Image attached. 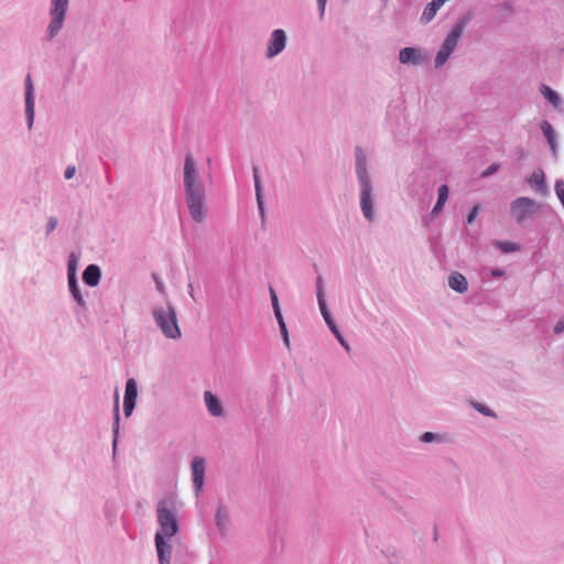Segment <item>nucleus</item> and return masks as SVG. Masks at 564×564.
<instances>
[{
  "label": "nucleus",
  "instance_id": "obj_1",
  "mask_svg": "<svg viewBox=\"0 0 564 564\" xmlns=\"http://www.w3.org/2000/svg\"><path fill=\"white\" fill-rule=\"evenodd\" d=\"M153 317L158 327L166 338H181L182 333L177 324L176 312L173 307H155L153 311Z\"/></svg>",
  "mask_w": 564,
  "mask_h": 564
},
{
  "label": "nucleus",
  "instance_id": "obj_2",
  "mask_svg": "<svg viewBox=\"0 0 564 564\" xmlns=\"http://www.w3.org/2000/svg\"><path fill=\"white\" fill-rule=\"evenodd\" d=\"M539 205L531 198L519 197L511 203L510 214L517 224H522L527 218L532 216Z\"/></svg>",
  "mask_w": 564,
  "mask_h": 564
},
{
  "label": "nucleus",
  "instance_id": "obj_3",
  "mask_svg": "<svg viewBox=\"0 0 564 564\" xmlns=\"http://www.w3.org/2000/svg\"><path fill=\"white\" fill-rule=\"evenodd\" d=\"M186 195V203L191 217L196 223H204L207 217V208L205 206V193L196 192Z\"/></svg>",
  "mask_w": 564,
  "mask_h": 564
},
{
  "label": "nucleus",
  "instance_id": "obj_4",
  "mask_svg": "<svg viewBox=\"0 0 564 564\" xmlns=\"http://www.w3.org/2000/svg\"><path fill=\"white\" fill-rule=\"evenodd\" d=\"M184 187L185 194L204 191L199 183L196 164L191 154H187L184 161Z\"/></svg>",
  "mask_w": 564,
  "mask_h": 564
},
{
  "label": "nucleus",
  "instance_id": "obj_5",
  "mask_svg": "<svg viewBox=\"0 0 564 564\" xmlns=\"http://www.w3.org/2000/svg\"><path fill=\"white\" fill-rule=\"evenodd\" d=\"M158 521L163 538H172L177 533L178 525L174 513L165 507H159Z\"/></svg>",
  "mask_w": 564,
  "mask_h": 564
},
{
  "label": "nucleus",
  "instance_id": "obj_6",
  "mask_svg": "<svg viewBox=\"0 0 564 564\" xmlns=\"http://www.w3.org/2000/svg\"><path fill=\"white\" fill-rule=\"evenodd\" d=\"M67 4L68 0H52V21L48 26L51 37H53L62 28Z\"/></svg>",
  "mask_w": 564,
  "mask_h": 564
},
{
  "label": "nucleus",
  "instance_id": "obj_7",
  "mask_svg": "<svg viewBox=\"0 0 564 564\" xmlns=\"http://www.w3.org/2000/svg\"><path fill=\"white\" fill-rule=\"evenodd\" d=\"M285 43H286V35H285L284 31L281 29L274 30L272 32V35H271V39H270V42L268 45L267 56L273 57V56L280 54L284 50Z\"/></svg>",
  "mask_w": 564,
  "mask_h": 564
},
{
  "label": "nucleus",
  "instance_id": "obj_8",
  "mask_svg": "<svg viewBox=\"0 0 564 564\" xmlns=\"http://www.w3.org/2000/svg\"><path fill=\"white\" fill-rule=\"evenodd\" d=\"M138 395L137 383L134 379H129L126 384V392L123 399V412L126 416H130L134 406Z\"/></svg>",
  "mask_w": 564,
  "mask_h": 564
},
{
  "label": "nucleus",
  "instance_id": "obj_9",
  "mask_svg": "<svg viewBox=\"0 0 564 564\" xmlns=\"http://www.w3.org/2000/svg\"><path fill=\"white\" fill-rule=\"evenodd\" d=\"M191 467H192V474H193V484H194V487L196 490V495H198L204 485V475H205L204 459L202 457H195L192 462Z\"/></svg>",
  "mask_w": 564,
  "mask_h": 564
},
{
  "label": "nucleus",
  "instance_id": "obj_10",
  "mask_svg": "<svg viewBox=\"0 0 564 564\" xmlns=\"http://www.w3.org/2000/svg\"><path fill=\"white\" fill-rule=\"evenodd\" d=\"M26 91H25V113L29 127L31 128L34 120V100H33V83L31 76H26L25 80Z\"/></svg>",
  "mask_w": 564,
  "mask_h": 564
},
{
  "label": "nucleus",
  "instance_id": "obj_11",
  "mask_svg": "<svg viewBox=\"0 0 564 564\" xmlns=\"http://www.w3.org/2000/svg\"><path fill=\"white\" fill-rule=\"evenodd\" d=\"M360 205L364 213V216L368 220H372L375 217L373 213V205H372V197H371V187L370 186H364L361 188L360 193Z\"/></svg>",
  "mask_w": 564,
  "mask_h": 564
},
{
  "label": "nucleus",
  "instance_id": "obj_12",
  "mask_svg": "<svg viewBox=\"0 0 564 564\" xmlns=\"http://www.w3.org/2000/svg\"><path fill=\"white\" fill-rule=\"evenodd\" d=\"M155 545L160 564H170L171 545L164 541L161 532L155 534Z\"/></svg>",
  "mask_w": 564,
  "mask_h": 564
},
{
  "label": "nucleus",
  "instance_id": "obj_13",
  "mask_svg": "<svg viewBox=\"0 0 564 564\" xmlns=\"http://www.w3.org/2000/svg\"><path fill=\"white\" fill-rule=\"evenodd\" d=\"M204 401H205L208 412L212 415L221 416L224 414V409H223L220 401L210 391H205Z\"/></svg>",
  "mask_w": 564,
  "mask_h": 564
},
{
  "label": "nucleus",
  "instance_id": "obj_14",
  "mask_svg": "<svg viewBox=\"0 0 564 564\" xmlns=\"http://www.w3.org/2000/svg\"><path fill=\"white\" fill-rule=\"evenodd\" d=\"M463 31H464V24L457 23L453 28V30L451 31V33L448 34L446 40L444 41L443 47L446 48L447 51H449L451 53H453V51L455 50V47L458 43L459 37L463 34Z\"/></svg>",
  "mask_w": 564,
  "mask_h": 564
},
{
  "label": "nucleus",
  "instance_id": "obj_15",
  "mask_svg": "<svg viewBox=\"0 0 564 564\" xmlns=\"http://www.w3.org/2000/svg\"><path fill=\"white\" fill-rule=\"evenodd\" d=\"M100 269L96 264H89L84 273L83 280L89 286H96L100 280Z\"/></svg>",
  "mask_w": 564,
  "mask_h": 564
},
{
  "label": "nucleus",
  "instance_id": "obj_16",
  "mask_svg": "<svg viewBox=\"0 0 564 564\" xmlns=\"http://www.w3.org/2000/svg\"><path fill=\"white\" fill-rule=\"evenodd\" d=\"M317 301H318V306H319L321 313H322L326 324H332L333 318L326 307V303L324 300V286H323L322 278L317 279Z\"/></svg>",
  "mask_w": 564,
  "mask_h": 564
},
{
  "label": "nucleus",
  "instance_id": "obj_17",
  "mask_svg": "<svg viewBox=\"0 0 564 564\" xmlns=\"http://www.w3.org/2000/svg\"><path fill=\"white\" fill-rule=\"evenodd\" d=\"M448 285L452 290H454L458 293H464L468 289V283H467L466 278L462 273H458V272H455L449 276Z\"/></svg>",
  "mask_w": 564,
  "mask_h": 564
},
{
  "label": "nucleus",
  "instance_id": "obj_18",
  "mask_svg": "<svg viewBox=\"0 0 564 564\" xmlns=\"http://www.w3.org/2000/svg\"><path fill=\"white\" fill-rule=\"evenodd\" d=\"M356 154H357V175L359 177V181L361 183V188H364V186H370V183L368 181V177H367V172H366V167H365V163H364V159L361 156V149L360 148H357L356 149Z\"/></svg>",
  "mask_w": 564,
  "mask_h": 564
},
{
  "label": "nucleus",
  "instance_id": "obj_19",
  "mask_svg": "<svg viewBox=\"0 0 564 564\" xmlns=\"http://www.w3.org/2000/svg\"><path fill=\"white\" fill-rule=\"evenodd\" d=\"M446 2V0H432L422 14L424 22H430L436 14L437 10Z\"/></svg>",
  "mask_w": 564,
  "mask_h": 564
},
{
  "label": "nucleus",
  "instance_id": "obj_20",
  "mask_svg": "<svg viewBox=\"0 0 564 564\" xmlns=\"http://www.w3.org/2000/svg\"><path fill=\"white\" fill-rule=\"evenodd\" d=\"M541 129L543 131V134L547 139L549 145H550L553 154H555L556 153V140H555V131H554L552 124L549 121L544 120L541 123Z\"/></svg>",
  "mask_w": 564,
  "mask_h": 564
},
{
  "label": "nucleus",
  "instance_id": "obj_21",
  "mask_svg": "<svg viewBox=\"0 0 564 564\" xmlns=\"http://www.w3.org/2000/svg\"><path fill=\"white\" fill-rule=\"evenodd\" d=\"M68 284H69V291L73 294L76 302L80 305H84V299L79 292V288L77 285L76 276L74 272H69L68 274Z\"/></svg>",
  "mask_w": 564,
  "mask_h": 564
},
{
  "label": "nucleus",
  "instance_id": "obj_22",
  "mask_svg": "<svg viewBox=\"0 0 564 564\" xmlns=\"http://www.w3.org/2000/svg\"><path fill=\"white\" fill-rule=\"evenodd\" d=\"M541 93L554 108H558L561 106V99L558 95L549 86L542 85Z\"/></svg>",
  "mask_w": 564,
  "mask_h": 564
},
{
  "label": "nucleus",
  "instance_id": "obj_23",
  "mask_svg": "<svg viewBox=\"0 0 564 564\" xmlns=\"http://www.w3.org/2000/svg\"><path fill=\"white\" fill-rule=\"evenodd\" d=\"M399 58L402 64L415 63L417 51L413 47H404L400 51Z\"/></svg>",
  "mask_w": 564,
  "mask_h": 564
},
{
  "label": "nucleus",
  "instance_id": "obj_24",
  "mask_svg": "<svg viewBox=\"0 0 564 564\" xmlns=\"http://www.w3.org/2000/svg\"><path fill=\"white\" fill-rule=\"evenodd\" d=\"M529 183L540 191H545L544 173L541 170L534 171L529 178Z\"/></svg>",
  "mask_w": 564,
  "mask_h": 564
},
{
  "label": "nucleus",
  "instance_id": "obj_25",
  "mask_svg": "<svg viewBox=\"0 0 564 564\" xmlns=\"http://www.w3.org/2000/svg\"><path fill=\"white\" fill-rule=\"evenodd\" d=\"M495 246L505 253L514 252L520 249V246L512 241H496Z\"/></svg>",
  "mask_w": 564,
  "mask_h": 564
},
{
  "label": "nucleus",
  "instance_id": "obj_26",
  "mask_svg": "<svg viewBox=\"0 0 564 564\" xmlns=\"http://www.w3.org/2000/svg\"><path fill=\"white\" fill-rule=\"evenodd\" d=\"M253 177H254V185H256V193H257V200L259 208L262 210V198H261V182L259 177V171L257 167H253Z\"/></svg>",
  "mask_w": 564,
  "mask_h": 564
},
{
  "label": "nucleus",
  "instance_id": "obj_27",
  "mask_svg": "<svg viewBox=\"0 0 564 564\" xmlns=\"http://www.w3.org/2000/svg\"><path fill=\"white\" fill-rule=\"evenodd\" d=\"M451 54L452 53L449 51H447L446 48H444L442 46V48L438 51V53H437V55L435 57V65H436V67H440L443 64H445Z\"/></svg>",
  "mask_w": 564,
  "mask_h": 564
},
{
  "label": "nucleus",
  "instance_id": "obj_28",
  "mask_svg": "<svg viewBox=\"0 0 564 564\" xmlns=\"http://www.w3.org/2000/svg\"><path fill=\"white\" fill-rule=\"evenodd\" d=\"M555 193L564 207V181H562V180L556 181Z\"/></svg>",
  "mask_w": 564,
  "mask_h": 564
},
{
  "label": "nucleus",
  "instance_id": "obj_29",
  "mask_svg": "<svg viewBox=\"0 0 564 564\" xmlns=\"http://www.w3.org/2000/svg\"><path fill=\"white\" fill-rule=\"evenodd\" d=\"M448 198V187L447 185H441L438 188V198L437 202L441 204H445Z\"/></svg>",
  "mask_w": 564,
  "mask_h": 564
},
{
  "label": "nucleus",
  "instance_id": "obj_30",
  "mask_svg": "<svg viewBox=\"0 0 564 564\" xmlns=\"http://www.w3.org/2000/svg\"><path fill=\"white\" fill-rule=\"evenodd\" d=\"M227 522V517L219 510L216 514L217 527L224 529Z\"/></svg>",
  "mask_w": 564,
  "mask_h": 564
},
{
  "label": "nucleus",
  "instance_id": "obj_31",
  "mask_svg": "<svg viewBox=\"0 0 564 564\" xmlns=\"http://www.w3.org/2000/svg\"><path fill=\"white\" fill-rule=\"evenodd\" d=\"M279 326H280L281 333L283 335L284 344L289 347L290 339H289V333H288L286 325H285L284 321H281V324H279Z\"/></svg>",
  "mask_w": 564,
  "mask_h": 564
},
{
  "label": "nucleus",
  "instance_id": "obj_32",
  "mask_svg": "<svg viewBox=\"0 0 564 564\" xmlns=\"http://www.w3.org/2000/svg\"><path fill=\"white\" fill-rule=\"evenodd\" d=\"M478 212H479V206L478 205L474 206L473 209L470 210V213L467 216V223L468 224H470V223H473L475 220V218L478 215Z\"/></svg>",
  "mask_w": 564,
  "mask_h": 564
},
{
  "label": "nucleus",
  "instance_id": "obj_33",
  "mask_svg": "<svg viewBox=\"0 0 564 564\" xmlns=\"http://www.w3.org/2000/svg\"><path fill=\"white\" fill-rule=\"evenodd\" d=\"M499 169V164H491L486 171L481 173V176L486 177L495 173Z\"/></svg>",
  "mask_w": 564,
  "mask_h": 564
},
{
  "label": "nucleus",
  "instance_id": "obj_34",
  "mask_svg": "<svg viewBox=\"0 0 564 564\" xmlns=\"http://www.w3.org/2000/svg\"><path fill=\"white\" fill-rule=\"evenodd\" d=\"M115 412H116V422L119 421V393L116 391L115 393Z\"/></svg>",
  "mask_w": 564,
  "mask_h": 564
},
{
  "label": "nucleus",
  "instance_id": "obj_35",
  "mask_svg": "<svg viewBox=\"0 0 564 564\" xmlns=\"http://www.w3.org/2000/svg\"><path fill=\"white\" fill-rule=\"evenodd\" d=\"M270 295H271V300H272L273 310L276 308V307H280L276 293L274 292L273 289H270Z\"/></svg>",
  "mask_w": 564,
  "mask_h": 564
},
{
  "label": "nucleus",
  "instance_id": "obj_36",
  "mask_svg": "<svg viewBox=\"0 0 564 564\" xmlns=\"http://www.w3.org/2000/svg\"><path fill=\"white\" fill-rule=\"evenodd\" d=\"M554 332H555L556 334H560V333L564 332V317H563V318H561V319L556 323V325H555V327H554Z\"/></svg>",
  "mask_w": 564,
  "mask_h": 564
},
{
  "label": "nucleus",
  "instance_id": "obj_37",
  "mask_svg": "<svg viewBox=\"0 0 564 564\" xmlns=\"http://www.w3.org/2000/svg\"><path fill=\"white\" fill-rule=\"evenodd\" d=\"M75 166H68L66 170H65V178L69 180L74 176L75 174Z\"/></svg>",
  "mask_w": 564,
  "mask_h": 564
},
{
  "label": "nucleus",
  "instance_id": "obj_38",
  "mask_svg": "<svg viewBox=\"0 0 564 564\" xmlns=\"http://www.w3.org/2000/svg\"><path fill=\"white\" fill-rule=\"evenodd\" d=\"M57 226V219L52 217L48 220V232L53 231Z\"/></svg>",
  "mask_w": 564,
  "mask_h": 564
},
{
  "label": "nucleus",
  "instance_id": "obj_39",
  "mask_svg": "<svg viewBox=\"0 0 564 564\" xmlns=\"http://www.w3.org/2000/svg\"><path fill=\"white\" fill-rule=\"evenodd\" d=\"M443 206H444V204L436 202L435 206L433 207L432 214L433 215L438 214L442 210Z\"/></svg>",
  "mask_w": 564,
  "mask_h": 564
},
{
  "label": "nucleus",
  "instance_id": "obj_40",
  "mask_svg": "<svg viewBox=\"0 0 564 564\" xmlns=\"http://www.w3.org/2000/svg\"><path fill=\"white\" fill-rule=\"evenodd\" d=\"M273 311H274V315H275V317L278 319V323L281 324V321H284V319H283V316H282L280 307H276Z\"/></svg>",
  "mask_w": 564,
  "mask_h": 564
},
{
  "label": "nucleus",
  "instance_id": "obj_41",
  "mask_svg": "<svg viewBox=\"0 0 564 564\" xmlns=\"http://www.w3.org/2000/svg\"><path fill=\"white\" fill-rule=\"evenodd\" d=\"M433 438H434V435L431 432H426L422 435L423 442H431Z\"/></svg>",
  "mask_w": 564,
  "mask_h": 564
},
{
  "label": "nucleus",
  "instance_id": "obj_42",
  "mask_svg": "<svg viewBox=\"0 0 564 564\" xmlns=\"http://www.w3.org/2000/svg\"><path fill=\"white\" fill-rule=\"evenodd\" d=\"M327 325H328V327L330 328V330L333 332V334L335 336L340 335L338 329H337V327H336V325H335V323H334V321H332V324H327Z\"/></svg>",
  "mask_w": 564,
  "mask_h": 564
},
{
  "label": "nucleus",
  "instance_id": "obj_43",
  "mask_svg": "<svg viewBox=\"0 0 564 564\" xmlns=\"http://www.w3.org/2000/svg\"><path fill=\"white\" fill-rule=\"evenodd\" d=\"M317 3H318V9L321 11V14H323L324 10H325V6H326V0H317Z\"/></svg>",
  "mask_w": 564,
  "mask_h": 564
},
{
  "label": "nucleus",
  "instance_id": "obj_44",
  "mask_svg": "<svg viewBox=\"0 0 564 564\" xmlns=\"http://www.w3.org/2000/svg\"><path fill=\"white\" fill-rule=\"evenodd\" d=\"M156 289L159 290V292L164 293L165 289H164V284L162 281L156 280Z\"/></svg>",
  "mask_w": 564,
  "mask_h": 564
},
{
  "label": "nucleus",
  "instance_id": "obj_45",
  "mask_svg": "<svg viewBox=\"0 0 564 564\" xmlns=\"http://www.w3.org/2000/svg\"><path fill=\"white\" fill-rule=\"evenodd\" d=\"M336 338L339 340V343L348 350L349 347L348 345L345 343L344 338L341 337V335H337Z\"/></svg>",
  "mask_w": 564,
  "mask_h": 564
},
{
  "label": "nucleus",
  "instance_id": "obj_46",
  "mask_svg": "<svg viewBox=\"0 0 564 564\" xmlns=\"http://www.w3.org/2000/svg\"><path fill=\"white\" fill-rule=\"evenodd\" d=\"M476 409H477L478 411H480V412H482V413L487 414V415L489 414V411H488L486 408L481 406V405H476Z\"/></svg>",
  "mask_w": 564,
  "mask_h": 564
},
{
  "label": "nucleus",
  "instance_id": "obj_47",
  "mask_svg": "<svg viewBox=\"0 0 564 564\" xmlns=\"http://www.w3.org/2000/svg\"><path fill=\"white\" fill-rule=\"evenodd\" d=\"M69 272H74L75 273V269H74V265H73V261L69 262L68 264V273Z\"/></svg>",
  "mask_w": 564,
  "mask_h": 564
},
{
  "label": "nucleus",
  "instance_id": "obj_48",
  "mask_svg": "<svg viewBox=\"0 0 564 564\" xmlns=\"http://www.w3.org/2000/svg\"><path fill=\"white\" fill-rule=\"evenodd\" d=\"M492 274H494V275H496V276H499V275H501V274H502V271H500V270H495V271H492Z\"/></svg>",
  "mask_w": 564,
  "mask_h": 564
}]
</instances>
